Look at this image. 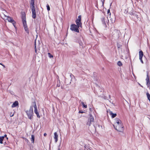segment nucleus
Wrapping results in <instances>:
<instances>
[{
  "label": "nucleus",
  "instance_id": "nucleus-8",
  "mask_svg": "<svg viewBox=\"0 0 150 150\" xmlns=\"http://www.w3.org/2000/svg\"><path fill=\"white\" fill-rule=\"evenodd\" d=\"M146 80V84L148 86L150 84V81L149 77V72L148 71H147V75Z\"/></svg>",
  "mask_w": 150,
  "mask_h": 150
},
{
  "label": "nucleus",
  "instance_id": "nucleus-16",
  "mask_svg": "<svg viewBox=\"0 0 150 150\" xmlns=\"http://www.w3.org/2000/svg\"><path fill=\"white\" fill-rule=\"evenodd\" d=\"M109 113L110 114V115H111V117L112 118H113L115 117L116 115L117 114L116 113H113L112 111H110L109 112Z\"/></svg>",
  "mask_w": 150,
  "mask_h": 150
},
{
  "label": "nucleus",
  "instance_id": "nucleus-34",
  "mask_svg": "<svg viewBox=\"0 0 150 150\" xmlns=\"http://www.w3.org/2000/svg\"><path fill=\"white\" fill-rule=\"evenodd\" d=\"M83 112H83L82 111H81V110H79V113H83Z\"/></svg>",
  "mask_w": 150,
  "mask_h": 150
},
{
  "label": "nucleus",
  "instance_id": "nucleus-28",
  "mask_svg": "<svg viewBox=\"0 0 150 150\" xmlns=\"http://www.w3.org/2000/svg\"><path fill=\"white\" fill-rule=\"evenodd\" d=\"M48 57L50 58H51L53 57V56L50 53H48Z\"/></svg>",
  "mask_w": 150,
  "mask_h": 150
},
{
  "label": "nucleus",
  "instance_id": "nucleus-15",
  "mask_svg": "<svg viewBox=\"0 0 150 150\" xmlns=\"http://www.w3.org/2000/svg\"><path fill=\"white\" fill-rule=\"evenodd\" d=\"M76 24L77 25L79 26V27H81L82 25V23L81 21H78L76 20Z\"/></svg>",
  "mask_w": 150,
  "mask_h": 150
},
{
  "label": "nucleus",
  "instance_id": "nucleus-14",
  "mask_svg": "<svg viewBox=\"0 0 150 150\" xmlns=\"http://www.w3.org/2000/svg\"><path fill=\"white\" fill-rule=\"evenodd\" d=\"M54 138L55 139V142H56L58 141V136L56 132L54 133Z\"/></svg>",
  "mask_w": 150,
  "mask_h": 150
},
{
  "label": "nucleus",
  "instance_id": "nucleus-40",
  "mask_svg": "<svg viewBox=\"0 0 150 150\" xmlns=\"http://www.w3.org/2000/svg\"><path fill=\"white\" fill-rule=\"evenodd\" d=\"M110 10H109H109H108V11H107V12H108V13L110 12Z\"/></svg>",
  "mask_w": 150,
  "mask_h": 150
},
{
  "label": "nucleus",
  "instance_id": "nucleus-39",
  "mask_svg": "<svg viewBox=\"0 0 150 150\" xmlns=\"http://www.w3.org/2000/svg\"><path fill=\"white\" fill-rule=\"evenodd\" d=\"M111 21H112V23H113L115 22V21H114V20H112Z\"/></svg>",
  "mask_w": 150,
  "mask_h": 150
},
{
  "label": "nucleus",
  "instance_id": "nucleus-27",
  "mask_svg": "<svg viewBox=\"0 0 150 150\" xmlns=\"http://www.w3.org/2000/svg\"><path fill=\"white\" fill-rule=\"evenodd\" d=\"M117 65L119 66H121L122 65V64L121 61H119L117 62Z\"/></svg>",
  "mask_w": 150,
  "mask_h": 150
},
{
  "label": "nucleus",
  "instance_id": "nucleus-10",
  "mask_svg": "<svg viewBox=\"0 0 150 150\" xmlns=\"http://www.w3.org/2000/svg\"><path fill=\"white\" fill-rule=\"evenodd\" d=\"M121 121L118 118H116L115 119V125H117V124L121 123Z\"/></svg>",
  "mask_w": 150,
  "mask_h": 150
},
{
  "label": "nucleus",
  "instance_id": "nucleus-30",
  "mask_svg": "<svg viewBox=\"0 0 150 150\" xmlns=\"http://www.w3.org/2000/svg\"><path fill=\"white\" fill-rule=\"evenodd\" d=\"M71 53L73 55H75L76 54V52L74 51H71Z\"/></svg>",
  "mask_w": 150,
  "mask_h": 150
},
{
  "label": "nucleus",
  "instance_id": "nucleus-35",
  "mask_svg": "<svg viewBox=\"0 0 150 150\" xmlns=\"http://www.w3.org/2000/svg\"><path fill=\"white\" fill-rule=\"evenodd\" d=\"M57 86L58 87H59L60 86V84L59 83H57Z\"/></svg>",
  "mask_w": 150,
  "mask_h": 150
},
{
  "label": "nucleus",
  "instance_id": "nucleus-43",
  "mask_svg": "<svg viewBox=\"0 0 150 150\" xmlns=\"http://www.w3.org/2000/svg\"><path fill=\"white\" fill-rule=\"evenodd\" d=\"M0 64L2 65L4 67H5V66L2 64H1L0 63Z\"/></svg>",
  "mask_w": 150,
  "mask_h": 150
},
{
  "label": "nucleus",
  "instance_id": "nucleus-13",
  "mask_svg": "<svg viewBox=\"0 0 150 150\" xmlns=\"http://www.w3.org/2000/svg\"><path fill=\"white\" fill-rule=\"evenodd\" d=\"M32 11V17L33 18L35 19L36 18V13L35 10Z\"/></svg>",
  "mask_w": 150,
  "mask_h": 150
},
{
  "label": "nucleus",
  "instance_id": "nucleus-42",
  "mask_svg": "<svg viewBox=\"0 0 150 150\" xmlns=\"http://www.w3.org/2000/svg\"><path fill=\"white\" fill-rule=\"evenodd\" d=\"M6 136H7V135L6 134H5V135H4V137H6Z\"/></svg>",
  "mask_w": 150,
  "mask_h": 150
},
{
  "label": "nucleus",
  "instance_id": "nucleus-33",
  "mask_svg": "<svg viewBox=\"0 0 150 150\" xmlns=\"http://www.w3.org/2000/svg\"><path fill=\"white\" fill-rule=\"evenodd\" d=\"M79 43L80 45L82 46V47H83V44L82 42H79Z\"/></svg>",
  "mask_w": 150,
  "mask_h": 150
},
{
  "label": "nucleus",
  "instance_id": "nucleus-38",
  "mask_svg": "<svg viewBox=\"0 0 150 150\" xmlns=\"http://www.w3.org/2000/svg\"><path fill=\"white\" fill-rule=\"evenodd\" d=\"M47 135V134L46 133H45L44 134V136H46Z\"/></svg>",
  "mask_w": 150,
  "mask_h": 150
},
{
  "label": "nucleus",
  "instance_id": "nucleus-2",
  "mask_svg": "<svg viewBox=\"0 0 150 150\" xmlns=\"http://www.w3.org/2000/svg\"><path fill=\"white\" fill-rule=\"evenodd\" d=\"M26 113L28 118L30 119H31L33 118V106H31L30 109L26 111Z\"/></svg>",
  "mask_w": 150,
  "mask_h": 150
},
{
  "label": "nucleus",
  "instance_id": "nucleus-36",
  "mask_svg": "<svg viewBox=\"0 0 150 150\" xmlns=\"http://www.w3.org/2000/svg\"><path fill=\"white\" fill-rule=\"evenodd\" d=\"M70 76L71 77V78H72V77L74 76L73 74H71L70 75Z\"/></svg>",
  "mask_w": 150,
  "mask_h": 150
},
{
  "label": "nucleus",
  "instance_id": "nucleus-29",
  "mask_svg": "<svg viewBox=\"0 0 150 150\" xmlns=\"http://www.w3.org/2000/svg\"><path fill=\"white\" fill-rule=\"evenodd\" d=\"M47 10L48 11H50V7L48 4L47 5Z\"/></svg>",
  "mask_w": 150,
  "mask_h": 150
},
{
  "label": "nucleus",
  "instance_id": "nucleus-21",
  "mask_svg": "<svg viewBox=\"0 0 150 150\" xmlns=\"http://www.w3.org/2000/svg\"><path fill=\"white\" fill-rule=\"evenodd\" d=\"M34 2V0H31L30 2V6L35 5Z\"/></svg>",
  "mask_w": 150,
  "mask_h": 150
},
{
  "label": "nucleus",
  "instance_id": "nucleus-41",
  "mask_svg": "<svg viewBox=\"0 0 150 150\" xmlns=\"http://www.w3.org/2000/svg\"><path fill=\"white\" fill-rule=\"evenodd\" d=\"M61 88L62 89H63L64 88V87L63 86H61Z\"/></svg>",
  "mask_w": 150,
  "mask_h": 150
},
{
  "label": "nucleus",
  "instance_id": "nucleus-9",
  "mask_svg": "<svg viewBox=\"0 0 150 150\" xmlns=\"http://www.w3.org/2000/svg\"><path fill=\"white\" fill-rule=\"evenodd\" d=\"M139 59L140 60L141 62L142 63H143V62L142 59V58L143 55V53L142 50H140L139 51Z\"/></svg>",
  "mask_w": 150,
  "mask_h": 150
},
{
  "label": "nucleus",
  "instance_id": "nucleus-32",
  "mask_svg": "<svg viewBox=\"0 0 150 150\" xmlns=\"http://www.w3.org/2000/svg\"><path fill=\"white\" fill-rule=\"evenodd\" d=\"M79 43L80 45L82 46V47H83V44L82 42H79Z\"/></svg>",
  "mask_w": 150,
  "mask_h": 150
},
{
  "label": "nucleus",
  "instance_id": "nucleus-20",
  "mask_svg": "<svg viewBox=\"0 0 150 150\" xmlns=\"http://www.w3.org/2000/svg\"><path fill=\"white\" fill-rule=\"evenodd\" d=\"M4 137H0V143H3V141L4 139Z\"/></svg>",
  "mask_w": 150,
  "mask_h": 150
},
{
  "label": "nucleus",
  "instance_id": "nucleus-37",
  "mask_svg": "<svg viewBox=\"0 0 150 150\" xmlns=\"http://www.w3.org/2000/svg\"><path fill=\"white\" fill-rule=\"evenodd\" d=\"M89 110L91 111H92L93 110V109L91 108H90Z\"/></svg>",
  "mask_w": 150,
  "mask_h": 150
},
{
  "label": "nucleus",
  "instance_id": "nucleus-11",
  "mask_svg": "<svg viewBox=\"0 0 150 150\" xmlns=\"http://www.w3.org/2000/svg\"><path fill=\"white\" fill-rule=\"evenodd\" d=\"M18 105V103L17 101H16L11 106L12 108H14L17 106Z\"/></svg>",
  "mask_w": 150,
  "mask_h": 150
},
{
  "label": "nucleus",
  "instance_id": "nucleus-1",
  "mask_svg": "<svg viewBox=\"0 0 150 150\" xmlns=\"http://www.w3.org/2000/svg\"><path fill=\"white\" fill-rule=\"evenodd\" d=\"M113 126L115 129L119 132H122L123 131V126L122 123L114 125Z\"/></svg>",
  "mask_w": 150,
  "mask_h": 150
},
{
  "label": "nucleus",
  "instance_id": "nucleus-44",
  "mask_svg": "<svg viewBox=\"0 0 150 150\" xmlns=\"http://www.w3.org/2000/svg\"><path fill=\"white\" fill-rule=\"evenodd\" d=\"M60 146V145H59V147ZM58 150H59V147L58 148Z\"/></svg>",
  "mask_w": 150,
  "mask_h": 150
},
{
  "label": "nucleus",
  "instance_id": "nucleus-25",
  "mask_svg": "<svg viewBox=\"0 0 150 150\" xmlns=\"http://www.w3.org/2000/svg\"><path fill=\"white\" fill-rule=\"evenodd\" d=\"M146 96H147L148 100H149V101H150V94L148 93H146Z\"/></svg>",
  "mask_w": 150,
  "mask_h": 150
},
{
  "label": "nucleus",
  "instance_id": "nucleus-3",
  "mask_svg": "<svg viewBox=\"0 0 150 150\" xmlns=\"http://www.w3.org/2000/svg\"><path fill=\"white\" fill-rule=\"evenodd\" d=\"M79 27L75 24H71L70 26V29L72 31L79 33Z\"/></svg>",
  "mask_w": 150,
  "mask_h": 150
},
{
  "label": "nucleus",
  "instance_id": "nucleus-7",
  "mask_svg": "<svg viewBox=\"0 0 150 150\" xmlns=\"http://www.w3.org/2000/svg\"><path fill=\"white\" fill-rule=\"evenodd\" d=\"M23 27L27 26L26 21L25 15H23L22 17Z\"/></svg>",
  "mask_w": 150,
  "mask_h": 150
},
{
  "label": "nucleus",
  "instance_id": "nucleus-18",
  "mask_svg": "<svg viewBox=\"0 0 150 150\" xmlns=\"http://www.w3.org/2000/svg\"><path fill=\"white\" fill-rule=\"evenodd\" d=\"M24 29L25 30V31L28 34H29V30L28 29V26H26L24 27Z\"/></svg>",
  "mask_w": 150,
  "mask_h": 150
},
{
  "label": "nucleus",
  "instance_id": "nucleus-6",
  "mask_svg": "<svg viewBox=\"0 0 150 150\" xmlns=\"http://www.w3.org/2000/svg\"><path fill=\"white\" fill-rule=\"evenodd\" d=\"M33 104L34 105V112L37 115L38 117L40 118V116L38 112L37 111V109L35 102H34L33 103Z\"/></svg>",
  "mask_w": 150,
  "mask_h": 150
},
{
  "label": "nucleus",
  "instance_id": "nucleus-45",
  "mask_svg": "<svg viewBox=\"0 0 150 150\" xmlns=\"http://www.w3.org/2000/svg\"><path fill=\"white\" fill-rule=\"evenodd\" d=\"M26 139V140H27V141H28V140L27 139Z\"/></svg>",
  "mask_w": 150,
  "mask_h": 150
},
{
  "label": "nucleus",
  "instance_id": "nucleus-22",
  "mask_svg": "<svg viewBox=\"0 0 150 150\" xmlns=\"http://www.w3.org/2000/svg\"><path fill=\"white\" fill-rule=\"evenodd\" d=\"M36 40H35V44H34V49L35 50V52L36 53H37V49H36Z\"/></svg>",
  "mask_w": 150,
  "mask_h": 150
},
{
  "label": "nucleus",
  "instance_id": "nucleus-26",
  "mask_svg": "<svg viewBox=\"0 0 150 150\" xmlns=\"http://www.w3.org/2000/svg\"><path fill=\"white\" fill-rule=\"evenodd\" d=\"M81 104L83 105V107L84 108H87V105H85L84 103L83 102H81Z\"/></svg>",
  "mask_w": 150,
  "mask_h": 150
},
{
  "label": "nucleus",
  "instance_id": "nucleus-5",
  "mask_svg": "<svg viewBox=\"0 0 150 150\" xmlns=\"http://www.w3.org/2000/svg\"><path fill=\"white\" fill-rule=\"evenodd\" d=\"M6 17V19L8 20V21L10 23H11L15 26L14 24L15 23V21L13 19V18L10 17L6 16L4 15Z\"/></svg>",
  "mask_w": 150,
  "mask_h": 150
},
{
  "label": "nucleus",
  "instance_id": "nucleus-12",
  "mask_svg": "<svg viewBox=\"0 0 150 150\" xmlns=\"http://www.w3.org/2000/svg\"><path fill=\"white\" fill-rule=\"evenodd\" d=\"M101 19L103 24L105 26H106V24L105 23V18L104 17H102L101 18Z\"/></svg>",
  "mask_w": 150,
  "mask_h": 150
},
{
  "label": "nucleus",
  "instance_id": "nucleus-23",
  "mask_svg": "<svg viewBox=\"0 0 150 150\" xmlns=\"http://www.w3.org/2000/svg\"><path fill=\"white\" fill-rule=\"evenodd\" d=\"M81 15H79L78 16V18L76 20L78 21H81Z\"/></svg>",
  "mask_w": 150,
  "mask_h": 150
},
{
  "label": "nucleus",
  "instance_id": "nucleus-17",
  "mask_svg": "<svg viewBox=\"0 0 150 150\" xmlns=\"http://www.w3.org/2000/svg\"><path fill=\"white\" fill-rule=\"evenodd\" d=\"M32 143H34L35 140V136L33 135H31V138L30 139Z\"/></svg>",
  "mask_w": 150,
  "mask_h": 150
},
{
  "label": "nucleus",
  "instance_id": "nucleus-4",
  "mask_svg": "<svg viewBox=\"0 0 150 150\" xmlns=\"http://www.w3.org/2000/svg\"><path fill=\"white\" fill-rule=\"evenodd\" d=\"M89 116L90 117L88 119V121L87 123V125H88L89 126H90L91 125L92 122H93L94 120L93 117L91 114H90Z\"/></svg>",
  "mask_w": 150,
  "mask_h": 150
},
{
  "label": "nucleus",
  "instance_id": "nucleus-31",
  "mask_svg": "<svg viewBox=\"0 0 150 150\" xmlns=\"http://www.w3.org/2000/svg\"><path fill=\"white\" fill-rule=\"evenodd\" d=\"M14 115V113H12V112H10V116L11 117H13Z\"/></svg>",
  "mask_w": 150,
  "mask_h": 150
},
{
  "label": "nucleus",
  "instance_id": "nucleus-24",
  "mask_svg": "<svg viewBox=\"0 0 150 150\" xmlns=\"http://www.w3.org/2000/svg\"><path fill=\"white\" fill-rule=\"evenodd\" d=\"M32 11L35 10V5L30 6Z\"/></svg>",
  "mask_w": 150,
  "mask_h": 150
},
{
  "label": "nucleus",
  "instance_id": "nucleus-19",
  "mask_svg": "<svg viewBox=\"0 0 150 150\" xmlns=\"http://www.w3.org/2000/svg\"><path fill=\"white\" fill-rule=\"evenodd\" d=\"M88 146H84V150H91Z\"/></svg>",
  "mask_w": 150,
  "mask_h": 150
}]
</instances>
